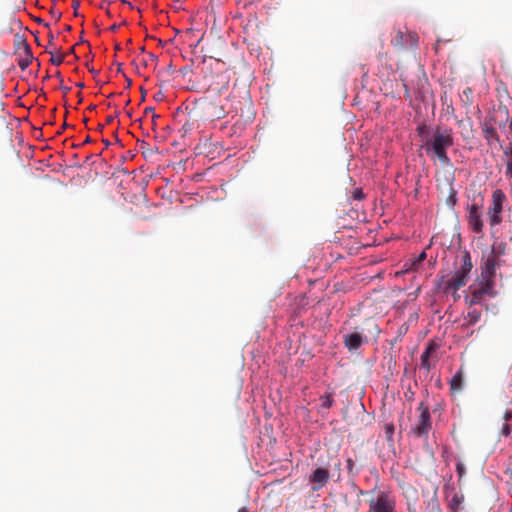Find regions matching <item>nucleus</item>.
Segmentation results:
<instances>
[{
	"mask_svg": "<svg viewBox=\"0 0 512 512\" xmlns=\"http://www.w3.org/2000/svg\"><path fill=\"white\" fill-rule=\"evenodd\" d=\"M482 203L474 202L468 206V224L474 233L483 231Z\"/></svg>",
	"mask_w": 512,
	"mask_h": 512,
	"instance_id": "nucleus-7",
	"label": "nucleus"
},
{
	"mask_svg": "<svg viewBox=\"0 0 512 512\" xmlns=\"http://www.w3.org/2000/svg\"><path fill=\"white\" fill-rule=\"evenodd\" d=\"M237 512H248L247 508L242 507Z\"/></svg>",
	"mask_w": 512,
	"mask_h": 512,
	"instance_id": "nucleus-43",
	"label": "nucleus"
},
{
	"mask_svg": "<svg viewBox=\"0 0 512 512\" xmlns=\"http://www.w3.org/2000/svg\"><path fill=\"white\" fill-rule=\"evenodd\" d=\"M426 512H443L440 503L434 494V496L427 502L425 507Z\"/></svg>",
	"mask_w": 512,
	"mask_h": 512,
	"instance_id": "nucleus-17",
	"label": "nucleus"
},
{
	"mask_svg": "<svg viewBox=\"0 0 512 512\" xmlns=\"http://www.w3.org/2000/svg\"><path fill=\"white\" fill-rule=\"evenodd\" d=\"M347 470L350 475H355L357 472L354 470L355 463L351 458L346 460Z\"/></svg>",
	"mask_w": 512,
	"mask_h": 512,
	"instance_id": "nucleus-26",
	"label": "nucleus"
},
{
	"mask_svg": "<svg viewBox=\"0 0 512 512\" xmlns=\"http://www.w3.org/2000/svg\"><path fill=\"white\" fill-rule=\"evenodd\" d=\"M417 410L420 412V415L413 428V432L418 437L426 436L432 427L429 407L424 402H421Z\"/></svg>",
	"mask_w": 512,
	"mask_h": 512,
	"instance_id": "nucleus-6",
	"label": "nucleus"
},
{
	"mask_svg": "<svg viewBox=\"0 0 512 512\" xmlns=\"http://www.w3.org/2000/svg\"><path fill=\"white\" fill-rule=\"evenodd\" d=\"M64 92L67 93L69 91V88H63Z\"/></svg>",
	"mask_w": 512,
	"mask_h": 512,
	"instance_id": "nucleus-54",
	"label": "nucleus"
},
{
	"mask_svg": "<svg viewBox=\"0 0 512 512\" xmlns=\"http://www.w3.org/2000/svg\"><path fill=\"white\" fill-rule=\"evenodd\" d=\"M15 48L18 55V66L26 70L33 60L32 50L26 38L22 35L15 36Z\"/></svg>",
	"mask_w": 512,
	"mask_h": 512,
	"instance_id": "nucleus-4",
	"label": "nucleus"
},
{
	"mask_svg": "<svg viewBox=\"0 0 512 512\" xmlns=\"http://www.w3.org/2000/svg\"><path fill=\"white\" fill-rule=\"evenodd\" d=\"M321 401H322L321 406L325 409L331 408L334 403V400H333L331 394H326V395L322 396Z\"/></svg>",
	"mask_w": 512,
	"mask_h": 512,
	"instance_id": "nucleus-23",
	"label": "nucleus"
},
{
	"mask_svg": "<svg viewBox=\"0 0 512 512\" xmlns=\"http://www.w3.org/2000/svg\"><path fill=\"white\" fill-rule=\"evenodd\" d=\"M454 144V134L451 128L436 126L432 136L427 138L423 149L431 159H438L443 165H450L447 150Z\"/></svg>",
	"mask_w": 512,
	"mask_h": 512,
	"instance_id": "nucleus-1",
	"label": "nucleus"
},
{
	"mask_svg": "<svg viewBox=\"0 0 512 512\" xmlns=\"http://www.w3.org/2000/svg\"><path fill=\"white\" fill-rule=\"evenodd\" d=\"M117 28H118V27H117V25H113V26H111V28H110V29H111L112 31H116V30H117Z\"/></svg>",
	"mask_w": 512,
	"mask_h": 512,
	"instance_id": "nucleus-46",
	"label": "nucleus"
},
{
	"mask_svg": "<svg viewBox=\"0 0 512 512\" xmlns=\"http://www.w3.org/2000/svg\"><path fill=\"white\" fill-rule=\"evenodd\" d=\"M162 96L161 92H159L157 95H156V99H160Z\"/></svg>",
	"mask_w": 512,
	"mask_h": 512,
	"instance_id": "nucleus-49",
	"label": "nucleus"
},
{
	"mask_svg": "<svg viewBox=\"0 0 512 512\" xmlns=\"http://www.w3.org/2000/svg\"><path fill=\"white\" fill-rule=\"evenodd\" d=\"M511 433V428H510V425L505 423L503 424L502 428H501V434L505 437H508Z\"/></svg>",
	"mask_w": 512,
	"mask_h": 512,
	"instance_id": "nucleus-29",
	"label": "nucleus"
},
{
	"mask_svg": "<svg viewBox=\"0 0 512 512\" xmlns=\"http://www.w3.org/2000/svg\"><path fill=\"white\" fill-rule=\"evenodd\" d=\"M437 349L438 345L435 342H430L420 357L421 367L424 368L427 372H429L433 366L429 359L437 351Z\"/></svg>",
	"mask_w": 512,
	"mask_h": 512,
	"instance_id": "nucleus-10",
	"label": "nucleus"
},
{
	"mask_svg": "<svg viewBox=\"0 0 512 512\" xmlns=\"http://www.w3.org/2000/svg\"><path fill=\"white\" fill-rule=\"evenodd\" d=\"M66 30H67V31H70V30H71V26H67V27H66Z\"/></svg>",
	"mask_w": 512,
	"mask_h": 512,
	"instance_id": "nucleus-56",
	"label": "nucleus"
},
{
	"mask_svg": "<svg viewBox=\"0 0 512 512\" xmlns=\"http://www.w3.org/2000/svg\"><path fill=\"white\" fill-rule=\"evenodd\" d=\"M124 4H127L130 8H133L132 4L130 2H127L126 0H122Z\"/></svg>",
	"mask_w": 512,
	"mask_h": 512,
	"instance_id": "nucleus-42",
	"label": "nucleus"
},
{
	"mask_svg": "<svg viewBox=\"0 0 512 512\" xmlns=\"http://www.w3.org/2000/svg\"><path fill=\"white\" fill-rule=\"evenodd\" d=\"M404 88H405V96L409 98L410 93H409L408 87L405 84H404Z\"/></svg>",
	"mask_w": 512,
	"mask_h": 512,
	"instance_id": "nucleus-38",
	"label": "nucleus"
},
{
	"mask_svg": "<svg viewBox=\"0 0 512 512\" xmlns=\"http://www.w3.org/2000/svg\"><path fill=\"white\" fill-rule=\"evenodd\" d=\"M102 141H103V143H104V145H105V147H106V148L110 146V142H109V140H107V139H103Z\"/></svg>",
	"mask_w": 512,
	"mask_h": 512,
	"instance_id": "nucleus-39",
	"label": "nucleus"
},
{
	"mask_svg": "<svg viewBox=\"0 0 512 512\" xmlns=\"http://www.w3.org/2000/svg\"><path fill=\"white\" fill-rule=\"evenodd\" d=\"M144 51H145V48L141 47L140 52H144Z\"/></svg>",
	"mask_w": 512,
	"mask_h": 512,
	"instance_id": "nucleus-58",
	"label": "nucleus"
},
{
	"mask_svg": "<svg viewBox=\"0 0 512 512\" xmlns=\"http://www.w3.org/2000/svg\"><path fill=\"white\" fill-rule=\"evenodd\" d=\"M460 98L464 106L469 107L473 103V90L470 87L465 88Z\"/></svg>",
	"mask_w": 512,
	"mask_h": 512,
	"instance_id": "nucleus-18",
	"label": "nucleus"
},
{
	"mask_svg": "<svg viewBox=\"0 0 512 512\" xmlns=\"http://www.w3.org/2000/svg\"><path fill=\"white\" fill-rule=\"evenodd\" d=\"M77 86L82 88V87H84V84L83 83H79V84H77Z\"/></svg>",
	"mask_w": 512,
	"mask_h": 512,
	"instance_id": "nucleus-53",
	"label": "nucleus"
},
{
	"mask_svg": "<svg viewBox=\"0 0 512 512\" xmlns=\"http://www.w3.org/2000/svg\"><path fill=\"white\" fill-rule=\"evenodd\" d=\"M496 266L495 257H488L482 266L481 279L494 278Z\"/></svg>",
	"mask_w": 512,
	"mask_h": 512,
	"instance_id": "nucleus-11",
	"label": "nucleus"
},
{
	"mask_svg": "<svg viewBox=\"0 0 512 512\" xmlns=\"http://www.w3.org/2000/svg\"><path fill=\"white\" fill-rule=\"evenodd\" d=\"M450 390L452 393L460 392L464 386V373L463 369L460 368L449 381Z\"/></svg>",
	"mask_w": 512,
	"mask_h": 512,
	"instance_id": "nucleus-12",
	"label": "nucleus"
},
{
	"mask_svg": "<svg viewBox=\"0 0 512 512\" xmlns=\"http://www.w3.org/2000/svg\"><path fill=\"white\" fill-rule=\"evenodd\" d=\"M503 418H504L505 421L512 420V411L511 410H506V412L504 413Z\"/></svg>",
	"mask_w": 512,
	"mask_h": 512,
	"instance_id": "nucleus-33",
	"label": "nucleus"
},
{
	"mask_svg": "<svg viewBox=\"0 0 512 512\" xmlns=\"http://www.w3.org/2000/svg\"><path fill=\"white\" fill-rule=\"evenodd\" d=\"M448 508L451 512H461L464 510V495L460 492H455L448 501Z\"/></svg>",
	"mask_w": 512,
	"mask_h": 512,
	"instance_id": "nucleus-13",
	"label": "nucleus"
},
{
	"mask_svg": "<svg viewBox=\"0 0 512 512\" xmlns=\"http://www.w3.org/2000/svg\"><path fill=\"white\" fill-rule=\"evenodd\" d=\"M340 465H341V463H340V461H338V463L336 464L338 469L340 468Z\"/></svg>",
	"mask_w": 512,
	"mask_h": 512,
	"instance_id": "nucleus-55",
	"label": "nucleus"
},
{
	"mask_svg": "<svg viewBox=\"0 0 512 512\" xmlns=\"http://www.w3.org/2000/svg\"><path fill=\"white\" fill-rule=\"evenodd\" d=\"M95 108H96V106H95V105H91V106H89V108H88V109H89V110H94Z\"/></svg>",
	"mask_w": 512,
	"mask_h": 512,
	"instance_id": "nucleus-50",
	"label": "nucleus"
},
{
	"mask_svg": "<svg viewBox=\"0 0 512 512\" xmlns=\"http://www.w3.org/2000/svg\"><path fill=\"white\" fill-rule=\"evenodd\" d=\"M68 53H69V54L74 53V47H71Z\"/></svg>",
	"mask_w": 512,
	"mask_h": 512,
	"instance_id": "nucleus-47",
	"label": "nucleus"
},
{
	"mask_svg": "<svg viewBox=\"0 0 512 512\" xmlns=\"http://www.w3.org/2000/svg\"><path fill=\"white\" fill-rule=\"evenodd\" d=\"M126 84H127V86H128V87H130V86H131V84H132L131 79L127 78Z\"/></svg>",
	"mask_w": 512,
	"mask_h": 512,
	"instance_id": "nucleus-44",
	"label": "nucleus"
},
{
	"mask_svg": "<svg viewBox=\"0 0 512 512\" xmlns=\"http://www.w3.org/2000/svg\"><path fill=\"white\" fill-rule=\"evenodd\" d=\"M103 128H104V125H103V124H98V126H97V130H98L99 132H102V131H103Z\"/></svg>",
	"mask_w": 512,
	"mask_h": 512,
	"instance_id": "nucleus-40",
	"label": "nucleus"
},
{
	"mask_svg": "<svg viewBox=\"0 0 512 512\" xmlns=\"http://www.w3.org/2000/svg\"><path fill=\"white\" fill-rule=\"evenodd\" d=\"M467 281L468 277L457 270L446 282L445 291L455 294L461 287L466 285Z\"/></svg>",
	"mask_w": 512,
	"mask_h": 512,
	"instance_id": "nucleus-9",
	"label": "nucleus"
},
{
	"mask_svg": "<svg viewBox=\"0 0 512 512\" xmlns=\"http://www.w3.org/2000/svg\"><path fill=\"white\" fill-rule=\"evenodd\" d=\"M480 318H481V312L477 309H472V310L468 311L465 319L469 325H474L480 320Z\"/></svg>",
	"mask_w": 512,
	"mask_h": 512,
	"instance_id": "nucleus-20",
	"label": "nucleus"
},
{
	"mask_svg": "<svg viewBox=\"0 0 512 512\" xmlns=\"http://www.w3.org/2000/svg\"><path fill=\"white\" fill-rule=\"evenodd\" d=\"M116 117H117V115H110V116H108V117L106 118V123H107V124H111V123L114 121V119H115Z\"/></svg>",
	"mask_w": 512,
	"mask_h": 512,
	"instance_id": "nucleus-35",
	"label": "nucleus"
},
{
	"mask_svg": "<svg viewBox=\"0 0 512 512\" xmlns=\"http://www.w3.org/2000/svg\"><path fill=\"white\" fill-rule=\"evenodd\" d=\"M480 289L488 296H494V278L489 279H481L480 281Z\"/></svg>",
	"mask_w": 512,
	"mask_h": 512,
	"instance_id": "nucleus-14",
	"label": "nucleus"
},
{
	"mask_svg": "<svg viewBox=\"0 0 512 512\" xmlns=\"http://www.w3.org/2000/svg\"><path fill=\"white\" fill-rule=\"evenodd\" d=\"M353 198L356 200H362L364 198V194L361 189H355L353 192Z\"/></svg>",
	"mask_w": 512,
	"mask_h": 512,
	"instance_id": "nucleus-31",
	"label": "nucleus"
},
{
	"mask_svg": "<svg viewBox=\"0 0 512 512\" xmlns=\"http://www.w3.org/2000/svg\"><path fill=\"white\" fill-rule=\"evenodd\" d=\"M456 195H457L456 191L453 188H451V192L447 198L448 205L454 206L456 204V200H457Z\"/></svg>",
	"mask_w": 512,
	"mask_h": 512,
	"instance_id": "nucleus-24",
	"label": "nucleus"
},
{
	"mask_svg": "<svg viewBox=\"0 0 512 512\" xmlns=\"http://www.w3.org/2000/svg\"><path fill=\"white\" fill-rule=\"evenodd\" d=\"M379 333L380 329L375 320L368 318L361 325L355 326L353 331L346 333L343 336V343L350 352H353L368 342L367 334L378 336Z\"/></svg>",
	"mask_w": 512,
	"mask_h": 512,
	"instance_id": "nucleus-2",
	"label": "nucleus"
},
{
	"mask_svg": "<svg viewBox=\"0 0 512 512\" xmlns=\"http://www.w3.org/2000/svg\"><path fill=\"white\" fill-rule=\"evenodd\" d=\"M66 127H67V124L65 123V124L62 126V130H64Z\"/></svg>",
	"mask_w": 512,
	"mask_h": 512,
	"instance_id": "nucleus-57",
	"label": "nucleus"
},
{
	"mask_svg": "<svg viewBox=\"0 0 512 512\" xmlns=\"http://www.w3.org/2000/svg\"><path fill=\"white\" fill-rule=\"evenodd\" d=\"M427 129V126L426 125H421V126H418L417 128V131H418V134L420 136H423L424 132L426 131Z\"/></svg>",
	"mask_w": 512,
	"mask_h": 512,
	"instance_id": "nucleus-34",
	"label": "nucleus"
},
{
	"mask_svg": "<svg viewBox=\"0 0 512 512\" xmlns=\"http://www.w3.org/2000/svg\"><path fill=\"white\" fill-rule=\"evenodd\" d=\"M152 118H153V121L155 122V121H156V119H158V118H159V115H156V114H154V113H153Z\"/></svg>",
	"mask_w": 512,
	"mask_h": 512,
	"instance_id": "nucleus-45",
	"label": "nucleus"
},
{
	"mask_svg": "<svg viewBox=\"0 0 512 512\" xmlns=\"http://www.w3.org/2000/svg\"><path fill=\"white\" fill-rule=\"evenodd\" d=\"M509 127L512 129V118H511V121H510Z\"/></svg>",
	"mask_w": 512,
	"mask_h": 512,
	"instance_id": "nucleus-59",
	"label": "nucleus"
},
{
	"mask_svg": "<svg viewBox=\"0 0 512 512\" xmlns=\"http://www.w3.org/2000/svg\"><path fill=\"white\" fill-rule=\"evenodd\" d=\"M51 14H52V15H54V16L56 17V19H57V20H59V19H60V17H61V13H56V12H54L53 10L51 11Z\"/></svg>",
	"mask_w": 512,
	"mask_h": 512,
	"instance_id": "nucleus-37",
	"label": "nucleus"
},
{
	"mask_svg": "<svg viewBox=\"0 0 512 512\" xmlns=\"http://www.w3.org/2000/svg\"><path fill=\"white\" fill-rule=\"evenodd\" d=\"M472 267H473V265H472V262H471L470 254L468 252H465L463 257H462L461 268L458 271L468 277V274L470 273Z\"/></svg>",
	"mask_w": 512,
	"mask_h": 512,
	"instance_id": "nucleus-15",
	"label": "nucleus"
},
{
	"mask_svg": "<svg viewBox=\"0 0 512 512\" xmlns=\"http://www.w3.org/2000/svg\"><path fill=\"white\" fill-rule=\"evenodd\" d=\"M368 503L367 512H396V498L390 491H380Z\"/></svg>",
	"mask_w": 512,
	"mask_h": 512,
	"instance_id": "nucleus-3",
	"label": "nucleus"
},
{
	"mask_svg": "<svg viewBox=\"0 0 512 512\" xmlns=\"http://www.w3.org/2000/svg\"><path fill=\"white\" fill-rule=\"evenodd\" d=\"M485 296H486V294L484 292H482V290L480 288L475 289L471 293L470 304L475 305V304L481 303L484 300Z\"/></svg>",
	"mask_w": 512,
	"mask_h": 512,
	"instance_id": "nucleus-21",
	"label": "nucleus"
},
{
	"mask_svg": "<svg viewBox=\"0 0 512 512\" xmlns=\"http://www.w3.org/2000/svg\"><path fill=\"white\" fill-rule=\"evenodd\" d=\"M79 7H80V2L78 0H73L72 8L74 10V16H76V17L79 16V13H78Z\"/></svg>",
	"mask_w": 512,
	"mask_h": 512,
	"instance_id": "nucleus-32",
	"label": "nucleus"
},
{
	"mask_svg": "<svg viewBox=\"0 0 512 512\" xmlns=\"http://www.w3.org/2000/svg\"><path fill=\"white\" fill-rule=\"evenodd\" d=\"M118 72H122L121 64L118 65Z\"/></svg>",
	"mask_w": 512,
	"mask_h": 512,
	"instance_id": "nucleus-52",
	"label": "nucleus"
},
{
	"mask_svg": "<svg viewBox=\"0 0 512 512\" xmlns=\"http://www.w3.org/2000/svg\"><path fill=\"white\" fill-rule=\"evenodd\" d=\"M92 141V139L90 138V136H87L86 139L84 140V143H90Z\"/></svg>",
	"mask_w": 512,
	"mask_h": 512,
	"instance_id": "nucleus-41",
	"label": "nucleus"
},
{
	"mask_svg": "<svg viewBox=\"0 0 512 512\" xmlns=\"http://www.w3.org/2000/svg\"><path fill=\"white\" fill-rule=\"evenodd\" d=\"M391 44L398 49H403L407 44L405 34L400 30L397 31L396 35L391 40Z\"/></svg>",
	"mask_w": 512,
	"mask_h": 512,
	"instance_id": "nucleus-16",
	"label": "nucleus"
},
{
	"mask_svg": "<svg viewBox=\"0 0 512 512\" xmlns=\"http://www.w3.org/2000/svg\"><path fill=\"white\" fill-rule=\"evenodd\" d=\"M53 38H54V37H53V35H52V34H50V44H52V40H53Z\"/></svg>",
	"mask_w": 512,
	"mask_h": 512,
	"instance_id": "nucleus-51",
	"label": "nucleus"
},
{
	"mask_svg": "<svg viewBox=\"0 0 512 512\" xmlns=\"http://www.w3.org/2000/svg\"><path fill=\"white\" fill-rule=\"evenodd\" d=\"M506 199L502 190L497 189L492 195V206L488 210V218L491 226L498 225L502 221L503 203Z\"/></svg>",
	"mask_w": 512,
	"mask_h": 512,
	"instance_id": "nucleus-5",
	"label": "nucleus"
},
{
	"mask_svg": "<svg viewBox=\"0 0 512 512\" xmlns=\"http://www.w3.org/2000/svg\"><path fill=\"white\" fill-rule=\"evenodd\" d=\"M90 72H91V73H93V74H95V75H96V74H98V71H96V70H94V69H91V70H90Z\"/></svg>",
	"mask_w": 512,
	"mask_h": 512,
	"instance_id": "nucleus-48",
	"label": "nucleus"
},
{
	"mask_svg": "<svg viewBox=\"0 0 512 512\" xmlns=\"http://www.w3.org/2000/svg\"><path fill=\"white\" fill-rule=\"evenodd\" d=\"M51 54V59H50V62L55 65V66H59L63 63L64 59H65V54H62V53H59V52H56L55 54L50 51L49 52Z\"/></svg>",
	"mask_w": 512,
	"mask_h": 512,
	"instance_id": "nucleus-22",
	"label": "nucleus"
},
{
	"mask_svg": "<svg viewBox=\"0 0 512 512\" xmlns=\"http://www.w3.org/2000/svg\"><path fill=\"white\" fill-rule=\"evenodd\" d=\"M405 36H406L407 41L409 40L412 45H416L417 44L418 37H417L416 34L408 33V34H405Z\"/></svg>",
	"mask_w": 512,
	"mask_h": 512,
	"instance_id": "nucleus-28",
	"label": "nucleus"
},
{
	"mask_svg": "<svg viewBox=\"0 0 512 512\" xmlns=\"http://www.w3.org/2000/svg\"><path fill=\"white\" fill-rule=\"evenodd\" d=\"M456 472H457V474H458L460 479L462 477H464V475L466 473V468H465V465L462 462H458L456 464Z\"/></svg>",
	"mask_w": 512,
	"mask_h": 512,
	"instance_id": "nucleus-25",
	"label": "nucleus"
},
{
	"mask_svg": "<svg viewBox=\"0 0 512 512\" xmlns=\"http://www.w3.org/2000/svg\"><path fill=\"white\" fill-rule=\"evenodd\" d=\"M394 430H395V429H394L393 424H387V425L385 426V432H386V435H387V438H388V439H391V438H392V436H393V434H394Z\"/></svg>",
	"mask_w": 512,
	"mask_h": 512,
	"instance_id": "nucleus-27",
	"label": "nucleus"
},
{
	"mask_svg": "<svg viewBox=\"0 0 512 512\" xmlns=\"http://www.w3.org/2000/svg\"><path fill=\"white\" fill-rule=\"evenodd\" d=\"M153 112H154V108H152V107L145 108V114H149V113H153Z\"/></svg>",
	"mask_w": 512,
	"mask_h": 512,
	"instance_id": "nucleus-36",
	"label": "nucleus"
},
{
	"mask_svg": "<svg viewBox=\"0 0 512 512\" xmlns=\"http://www.w3.org/2000/svg\"><path fill=\"white\" fill-rule=\"evenodd\" d=\"M426 258V253L425 252H422L418 257L417 259L413 262L412 266L414 267V269H416V266L420 263L423 262V260Z\"/></svg>",
	"mask_w": 512,
	"mask_h": 512,
	"instance_id": "nucleus-30",
	"label": "nucleus"
},
{
	"mask_svg": "<svg viewBox=\"0 0 512 512\" xmlns=\"http://www.w3.org/2000/svg\"><path fill=\"white\" fill-rule=\"evenodd\" d=\"M330 479L328 468L318 467L309 476V482L313 485L312 490H320Z\"/></svg>",
	"mask_w": 512,
	"mask_h": 512,
	"instance_id": "nucleus-8",
	"label": "nucleus"
},
{
	"mask_svg": "<svg viewBox=\"0 0 512 512\" xmlns=\"http://www.w3.org/2000/svg\"><path fill=\"white\" fill-rule=\"evenodd\" d=\"M483 133H484V137L485 139L490 142L492 140H496L498 141L499 140V136H498V133L496 131V129L494 127H491V126H485L483 128Z\"/></svg>",
	"mask_w": 512,
	"mask_h": 512,
	"instance_id": "nucleus-19",
	"label": "nucleus"
}]
</instances>
